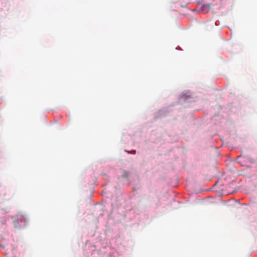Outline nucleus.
<instances>
[{
    "label": "nucleus",
    "mask_w": 257,
    "mask_h": 257,
    "mask_svg": "<svg viewBox=\"0 0 257 257\" xmlns=\"http://www.w3.org/2000/svg\"><path fill=\"white\" fill-rule=\"evenodd\" d=\"M209 5H206L202 6V11L205 12V13L207 12L209 10Z\"/></svg>",
    "instance_id": "nucleus-1"
},
{
    "label": "nucleus",
    "mask_w": 257,
    "mask_h": 257,
    "mask_svg": "<svg viewBox=\"0 0 257 257\" xmlns=\"http://www.w3.org/2000/svg\"><path fill=\"white\" fill-rule=\"evenodd\" d=\"M184 99H186V100L187 99H188V95L185 96L184 97Z\"/></svg>",
    "instance_id": "nucleus-2"
}]
</instances>
